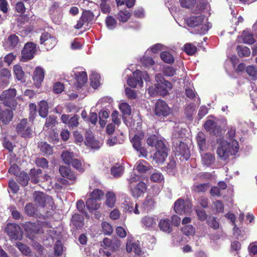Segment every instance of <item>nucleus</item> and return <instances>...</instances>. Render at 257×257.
Masks as SVG:
<instances>
[{
	"mask_svg": "<svg viewBox=\"0 0 257 257\" xmlns=\"http://www.w3.org/2000/svg\"><path fill=\"white\" fill-rule=\"evenodd\" d=\"M16 90L11 88L4 91L0 96V100L4 106L15 109L17 102L15 99L16 95Z\"/></svg>",
	"mask_w": 257,
	"mask_h": 257,
	"instance_id": "1",
	"label": "nucleus"
},
{
	"mask_svg": "<svg viewBox=\"0 0 257 257\" xmlns=\"http://www.w3.org/2000/svg\"><path fill=\"white\" fill-rule=\"evenodd\" d=\"M50 223L48 222H26L24 224V228L26 231L29 234H34L38 233H43V227H50Z\"/></svg>",
	"mask_w": 257,
	"mask_h": 257,
	"instance_id": "2",
	"label": "nucleus"
},
{
	"mask_svg": "<svg viewBox=\"0 0 257 257\" xmlns=\"http://www.w3.org/2000/svg\"><path fill=\"white\" fill-rule=\"evenodd\" d=\"M192 207V204L189 200L179 198L175 201L174 209L177 213L181 215L191 212Z\"/></svg>",
	"mask_w": 257,
	"mask_h": 257,
	"instance_id": "3",
	"label": "nucleus"
},
{
	"mask_svg": "<svg viewBox=\"0 0 257 257\" xmlns=\"http://www.w3.org/2000/svg\"><path fill=\"white\" fill-rule=\"evenodd\" d=\"M5 230L11 239L15 240L22 239L23 231L18 224L9 223L7 224Z\"/></svg>",
	"mask_w": 257,
	"mask_h": 257,
	"instance_id": "4",
	"label": "nucleus"
},
{
	"mask_svg": "<svg viewBox=\"0 0 257 257\" xmlns=\"http://www.w3.org/2000/svg\"><path fill=\"white\" fill-rule=\"evenodd\" d=\"M144 136L142 134L135 135L131 140L134 148L140 153V156L146 157L148 155L147 149L142 146Z\"/></svg>",
	"mask_w": 257,
	"mask_h": 257,
	"instance_id": "5",
	"label": "nucleus"
},
{
	"mask_svg": "<svg viewBox=\"0 0 257 257\" xmlns=\"http://www.w3.org/2000/svg\"><path fill=\"white\" fill-rule=\"evenodd\" d=\"M36 46L33 42H28L25 44L22 51V61L26 62L33 58L37 51Z\"/></svg>",
	"mask_w": 257,
	"mask_h": 257,
	"instance_id": "6",
	"label": "nucleus"
},
{
	"mask_svg": "<svg viewBox=\"0 0 257 257\" xmlns=\"http://www.w3.org/2000/svg\"><path fill=\"white\" fill-rule=\"evenodd\" d=\"M216 153L222 160H227L229 157L232 155L231 151V146L226 141H221L217 149Z\"/></svg>",
	"mask_w": 257,
	"mask_h": 257,
	"instance_id": "7",
	"label": "nucleus"
},
{
	"mask_svg": "<svg viewBox=\"0 0 257 257\" xmlns=\"http://www.w3.org/2000/svg\"><path fill=\"white\" fill-rule=\"evenodd\" d=\"M155 114L159 117H167L172 114V110L166 102L158 100L155 104Z\"/></svg>",
	"mask_w": 257,
	"mask_h": 257,
	"instance_id": "8",
	"label": "nucleus"
},
{
	"mask_svg": "<svg viewBox=\"0 0 257 257\" xmlns=\"http://www.w3.org/2000/svg\"><path fill=\"white\" fill-rule=\"evenodd\" d=\"M56 38L47 32L42 33L40 43L46 47L47 50L52 49L57 44Z\"/></svg>",
	"mask_w": 257,
	"mask_h": 257,
	"instance_id": "9",
	"label": "nucleus"
},
{
	"mask_svg": "<svg viewBox=\"0 0 257 257\" xmlns=\"http://www.w3.org/2000/svg\"><path fill=\"white\" fill-rule=\"evenodd\" d=\"M157 151L154 154L153 159L157 163H163L168 156V149L164 142H160L158 144Z\"/></svg>",
	"mask_w": 257,
	"mask_h": 257,
	"instance_id": "10",
	"label": "nucleus"
},
{
	"mask_svg": "<svg viewBox=\"0 0 257 257\" xmlns=\"http://www.w3.org/2000/svg\"><path fill=\"white\" fill-rule=\"evenodd\" d=\"M160 76L161 75L158 74L156 77L158 83L155 85V88L152 87H149L148 89V92L151 95H155L156 94H158L162 96H165L169 93V91H167L166 87L162 85L159 80H158Z\"/></svg>",
	"mask_w": 257,
	"mask_h": 257,
	"instance_id": "11",
	"label": "nucleus"
},
{
	"mask_svg": "<svg viewBox=\"0 0 257 257\" xmlns=\"http://www.w3.org/2000/svg\"><path fill=\"white\" fill-rule=\"evenodd\" d=\"M130 189L133 197L135 198H138L146 192L147 185L145 182L140 181L134 187L130 186Z\"/></svg>",
	"mask_w": 257,
	"mask_h": 257,
	"instance_id": "12",
	"label": "nucleus"
},
{
	"mask_svg": "<svg viewBox=\"0 0 257 257\" xmlns=\"http://www.w3.org/2000/svg\"><path fill=\"white\" fill-rule=\"evenodd\" d=\"M204 127L212 135L219 136L221 132L220 127L217 125L216 122L211 119L207 120L204 124Z\"/></svg>",
	"mask_w": 257,
	"mask_h": 257,
	"instance_id": "13",
	"label": "nucleus"
},
{
	"mask_svg": "<svg viewBox=\"0 0 257 257\" xmlns=\"http://www.w3.org/2000/svg\"><path fill=\"white\" fill-rule=\"evenodd\" d=\"M143 73L139 70H137L133 73V76L128 77L127 82L128 85L132 87H136L137 85L139 84L141 86H142L143 82L142 80Z\"/></svg>",
	"mask_w": 257,
	"mask_h": 257,
	"instance_id": "14",
	"label": "nucleus"
},
{
	"mask_svg": "<svg viewBox=\"0 0 257 257\" xmlns=\"http://www.w3.org/2000/svg\"><path fill=\"white\" fill-rule=\"evenodd\" d=\"M34 198L35 202L43 207L46 206L48 203L52 202V198L42 192H35Z\"/></svg>",
	"mask_w": 257,
	"mask_h": 257,
	"instance_id": "15",
	"label": "nucleus"
},
{
	"mask_svg": "<svg viewBox=\"0 0 257 257\" xmlns=\"http://www.w3.org/2000/svg\"><path fill=\"white\" fill-rule=\"evenodd\" d=\"M61 119L62 121L67 124L69 127L74 128L79 125V116L77 114L69 118V115L63 114L62 115Z\"/></svg>",
	"mask_w": 257,
	"mask_h": 257,
	"instance_id": "16",
	"label": "nucleus"
},
{
	"mask_svg": "<svg viewBox=\"0 0 257 257\" xmlns=\"http://www.w3.org/2000/svg\"><path fill=\"white\" fill-rule=\"evenodd\" d=\"M11 109H2L0 106V122H2L4 124H8L13 118V110Z\"/></svg>",
	"mask_w": 257,
	"mask_h": 257,
	"instance_id": "17",
	"label": "nucleus"
},
{
	"mask_svg": "<svg viewBox=\"0 0 257 257\" xmlns=\"http://www.w3.org/2000/svg\"><path fill=\"white\" fill-rule=\"evenodd\" d=\"M44 78V70L39 67H37L35 68L33 76L34 84L36 87L39 88L41 86V84L43 81Z\"/></svg>",
	"mask_w": 257,
	"mask_h": 257,
	"instance_id": "18",
	"label": "nucleus"
},
{
	"mask_svg": "<svg viewBox=\"0 0 257 257\" xmlns=\"http://www.w3.org/2000/svg\"><path fill=\"white\" fill-rule=\"evenodd\" d=\"M74 75L75 78L76 80L75 86L78 89L81 88L87 81L86 72L84 71L77 72Z\"/></svg>",
	"mask_w": 257,
	"mask_h": 257,
	"instance_id": "19",
	"label": "nucleus"
},
{
	"mask_svg": "<svg viewBox=\"0 0 257 257\" xmlns=\"http://www.w3.org/2000/svg\"><path fill=\"white\" fill-rule=\"evenodd\" d=\"M60 175L71 181H75L76 176L74 172L72 171L68 167L60 166L59 169Z\"/></svg>",
	"mask_w": 257,
	"mask_h": 257,
	"instance_id": "20",
	"label": "nucleus"
},
{
	"mask_svg": "<svg viewBox=\"0 0 257 257\" xmlns=\"http://www.w3.org/2000/svg\"><path fill=\"white\" fill-rule=\"evenodd\" d=\"M158 226L160 229L167 233H171L173 230L172 224L168 218H164L160 220Z\"/></svg>",
	"mask_w": 257,
	"mask_h": 257,
	"instance_id": "21",
	"label": "nucleus"
},
{
	"mask_svg": "<svg viewBox=\"0 0 257 257\" xmlns=\"http://www.w3.org/2000/svg\"><path fill=\"white\" fill-rule=\"evenodd\" d=\"M135 168L140 173L144 174L150 171L153 167L146 161L140 160L136 163Z\"/></svg>",
	"mask_w": 257,
	"mask_h": 257,
	"instance_id": "22",
	"label": "nucleus"
},
{
	"mask_svg": "<svg viewBox=\"0 0 257 257\" xmlns=\"http://www.w3.org/2000/svg\"><path fill=\"white\" fill-rule=\"evenodd\" d=\"M126 249L127 252H130L133 251L138 255H140L141 253L140 246L137 242H133L131 239L127 240L126 244Z\"/></svg>",
	"mask_w": 257,
	"mask_h": 257,
	"instance_id": "23",
	"label": "nucleus"
},
{
	"mask_svg": "<svg viewBox=\"0 0 257 257\" xmlns=\"http://www.w3.org/2000/svg\"><path fill=\"white\" fill-rule=\"evenodd\" d=\"M71 223L76 229H81L84 224V218L83 216L80 214H74L72 216Z\"/></svg>",
	"mask_w": 257,
	"mask_h": 257,
	"instance_id": "24",
	"label": "nucleus"
},
{
	"mask_svg": "<svg viewBox=\"0 0 257 257\" xmlns=\"http://www.w3.org/2000/svg\"><path fill=\"white\" fill-rule=\"evenodd\" d=\"M204 17L203 15L192 16L187 21V24L191 27L199 26L202 24Z\"/></svg>",
	"mask_w": 257,
	"mask_h": 257,
	"instance_id": "25",
	"label": "nucleus"
},
{
	"mask_svg": "<svg viewBox=\"0 0 257 257\" xmlns=\"http://www.w3.org/2000/svg\"><path fill=\"white\" fill-rule=\"evenodd\" d=\"M177 151H178L186 160H188L190 158V150L187 145L183 142H180Z\"/></svg>",
	"mask_w": 257,
	"mask_h": 257,
	"instance_id": "26",
	"label": "nucleus"
},
{
	"mask_svg": "<svg viewBox=\"0 0 257 257\" xmlns=\"http://www.w3.org/2000/svg\"><path fill=\"white\" fill-rule=\"evenodd\" d=\"M155 201L151 196H148L143 203V207L146 210L149 211L155 207Z\"/></svg>",
	"mask_w": 257,
	"mask_h": 257,
	"instance_id": "27",
	"label": "nucleus"
},
{
	"mask_svg": "<svg viewBox=\"0 0 257 257\" xmlns=\"http://www.w3.org/2000/svg\"><path fill=\"white\" fill-rule=\"evenodd\" d=\"M17 177V181L22 186H26L28 184L30 177L28 174L24 171L21 172Z\"/></svg>",
	"mask_w": 257,
	"mask_h": 257,
	"instance_id": "28",
	"label": "nucleus"
},
{
	"mask_svg": "<svg viewBox=\"0 0 257 257\" xmlns=\"http://www.w3.org/2000/svg\"><path fill=\"white\" fill-rule=\"evenodd\" d=\"M86 205L89 210H97L100 207V204L97 203V200L91 197L86 200Z\"/></svg>",
	"mask_w": 257,
	"mask_h": 257,
	"instance_id": "29",
	"label": "nucleus"
},
{
	"mask_svg": "<svg viewBox=\"0 0 257 257\" xmlns=\"http://www.w3.org/2000/svg\"><path fill=\"white\" fill-rule=\"evenodd\" d=\"M47 102L44 100L41 101L39 103V115L42 117H46L48 112Z\"/></svg>",
	"mask_w": 257,
	"mask_h": 257,
	"instance_id": "30",
	"label": "nucleus"
},
{
	"mask_svg": "<svg viewBox=\"0 0 257 257\" xmlns=\"http://www.w3.org/2000/svg\"><path fill=\"white\" fill-rule=\"evenodd\" d=\"M61 157L64 162L68 165H70V163L75 158L74 153L67 151L62 153Z\"/></svg>",
	"mask_w": 257,
	"mask_h": 257,
	"instance_id": "31",
	"label": "nucleus"
},
{
	"mask_svg": "<svg viewBox=\"0 0 257 257\" xmlns=\"http://www.w3.org/2000/svg\"><path fill=\"white\" fill-rule=\"evenodd\" d=\"M16 246L19 248V249L23 254L27 256H30L31 255V249L27 245L21 242H18L16 243Z\"/></svg>",
	"mask_w": 257,
	"mask_h": 257,
	"instance_id": "32",
	"label": "nucleus"
},
{
	"mask_svg": "<svg viewBox=\"0 0 257 257\" xmlns=\"http://www.w3.org/2000/svg\"><path fill=\"white\" fill-rule=\"evenodd\" d=\"M236 51L238 56L240 57H247L250 54V51L247 47L237 46Z\"/></svg>",
	"mask_w": 257,
	"mask_h": 257,
	"instance_id": "33",
	"label": "nucleus"
},
{
	"mask_svg": "<svg viewBox=\"0 0 257 257\" xmlns=\"http://www.w3.org/2000/svg\"><path fill=\"white\" fill-rule=\"evenodd\" d=\"M106 204L110 208L114 206L115 202V196L114 193L108 192L106 194Z\"/></svg>",
	"mask_w": 257,
	"mask_h": 257,
	"instance_id": "34",
	"label": "nucleus"
},
{
	"mask_svg": "<svg viewBox=\"0 0 257 257\" xmlns=\"http://www.w3.org/2000/svg\"><path fill=\"white\" fill-rule=\"evenodd\" d=\"M39 147L40 148L41 151L46 155H50L53 153V149L52 147L47 143L41 142Z\"/></svg>",
	"mask_w": 257,
	"mask_h": 257,
	"instance_id": "35",
	"label": "nucleus"
},
{
	"mask_svg": "<svg viewBox=\"0 0 257 257\" xmlns=\"http://www.w3.org/2000/svg\"><path fill=\"white\" fill-rule=\"evenodd\" d=\"M181 230L183 234L188 236H193L195 233V229L191 225H184Z\"/></svg>",
	"mask_w": 257,
	"mask_h": 257,
	"instance_id": "36",
	"label": "nucleus"
},
{
	"mask_svg": "<svg viewBox=\"0 0 257 257\" xmlns=\"http://www.w3.org/2000/svg\"><path fill=\"white\" fill-rule=\"evenodd\" d=\"M214 161L215 158L214 156L210 153H206L202 157L203 163L207 166L211 165L214 163Z\"/></svg>",
	"mask_w": 257,
	"mask_h": 257,
	"instance_id": "37",
	"label": "nucleus"
},
{
	"mask_svg": "<svg viewBox=\"0 0 257 257\" xmlns=\"http://www.w3.org/2000/svg\"><path fill=\"white\" fill-rule=\"evenodd\" d=\"M123 173V167L121 165L114 166L111 169V174L115 178L120 177Z\"/></svg>",
	"mask_w": 257,
	"mask_h": 257,
	"instance_id": "38",
	"label": "nucleus"
},
{
	"mask_svg": "<svg viewBox=\"0 0 257 257\" xmlns=\"http://www.w3.org/2000/svg\"><path fill=\"white\" fill-rule=\"evenodd\" d=\"M209 183L195 184L193 186L192 190L195 192H204L209 188Z\"/></svg>",
	"mask_w": 257,
	"mask_h": 257,
	"instance_id": "39",
	"label": "nucleus"
},
{
	"mask_svg": "<svg viewBox=\"0 0 257 257\" xmlns=\"http://www.w3.org/2000/svg\"><path fill=\"white\" fill-rule=\"evenodd\" d=\"M162 60L168 64L173 63L174 62L173 56L168 52H163L160 54Z\"/></svg>",
	"mask_w": 257,
	"mask_h": 257,
	"instance_id": "40",
	"label": "nucleus"
},
{
	"mask_svg": "<svg viewBox=\"0 0 257 257\" xmlns=\"http://www.w3.org/2000/svg\"><path fill=\"white\" fill-rule=\"evenodd\" d=\"M100 75L95 72L92 73L90 76V80H91V86L93 88H96L99 85Z\"/></svg>",
	"mask_w": 257,
	"mask_h": 257,
	"instance_id": "41",
	"label": "nucleus"
},
{
	"mask_svg": "<svg viewBox=\"0 0 257 257\" xmlns=\"http://www.w3.org/2000/svg\"><path fill=\"white\" fill-rule=\"evenodd\" d=\"M243 41L244 43L247 44H253L255 40L253 38V35L245 31L242 33Z\"/></svg>",
	"mask_w": 257,
	"mask_h": 257,
	"instance_id": "42",
	"label": "nucleus"
},
{
	"mask_svg": "<svg viewBox=\"0 0 257 257\" xmlns=\"http://www.w3.org/2000/svg\"><path fill=\"white\" fill-rule=\"evenodd\" d=\"M160 142H163L161 140H158L156 135H153L150 136L147 140V143L151 147H155L156 149L158 148V144Z\"/></svg>",
	"mask_w": 257,
	"mask_h": 257,
	"instance_id": "43",
	"label": "nucleus"
},
{
	"mask_svg": "<svg viewBox=\"0 0 257 257\" xmlns=\"http://www.w3.org/2000/svg\"><path fill=\"white\" fill-rule=\"evenodd\" d=\"M19 42L18 37L16 34L11 35L8 38L7 43L12 48L15 47Z\"/></svg>",
	"mask_w": 257,
	"mask_h": 257,
	"instance_id": "44",
	"label": "nucleus"
},
{
	"mask_svg": "<svg viewBox=\"0 0 257 257\" xmlns=\"http://www.w3.org/2000/svg\"><path fill=\"white\" fill-rule=\"evenodd\" d=\"M139 205L136 203L134 205L133 203H127L125 205V209L130 213L134 212L136 214H139L140 211L138 209Z\"/></svg>",
	"mask_w": 257,
	"mask_h": 257,
	"instance_id": "45",
	"label": "nucleus"
},
{
	"mask_svg": "<svg viewBox=\"0 0 257 257\" xmlns=\"http://www.w3.org/2000/svg\"><path fill=\"white\" fill-rule=\"evenodd\" d=\"M142 222L144 225L148 227H153L156 224L155 219L151 216H145L143 218Z\"/></svg>",
	"mask_w": 257,
	"mask_h": 257,
	"instance_id": "46",
	"label": "nucleus"
},
{
	"mask_svg": "<svg viewBox=\"0 0 257 257\" xmlns=\"http://www.w3.org/2000/svg\"><path fill=\"white\" fill-rule=\"evenodd\" d=\"M131 14L127 11H120L117 15V19L121 22H125L130 18Z\"/></svg>",
	"mask_w": 257,
	"mask_h": 257,
	"instance_id": "47",
	"label": "nucleus"
},
{
	"mask_svg": "<svg viewBox=\"0 0 257 257\" xmlns=\"http://www.w3.org/2000/svg\"><path fill=\"white\" fill-rule=\"evenodd\" d=\"M102 231L105 235H110L113 232V229L112 226L106 221L102 222L101 223Z\"/></svg>",
	"mask_w": 257,
	"mask_h": 257,
	"instance_id": "48",
	"label": "nucleus"
},
{
	"mask_svg": "<svg viewBox=\"0 0 257 257\" xmlns=\"http://www.w3.org/2000/svg\"><path fill=\"white\" fill-rule=\"evenodd\" d=\"M37 209L35 205L32 203H28L25 207L26 213L30 216H33L35 214Z\"/></svg>",
	"mask_w": 257,
	"mask_h": 257,
	"instance_id": "49",
	"label": "nucleus"
},
{
	"mask_svg": "<svg viewBox=\"0 0 257 257\" xmlns=\"http://www.w3.org/2000/svg\"><path fill=\"white\" fill-rule=\"evenodd\" d=\"M198 145L201 150H203L206 144V140L204 134L202 132H199L197 136Z\"/></svg>",
	"mask_w": 257,
	"mask_h": 257,
	"instance_id": "50",
	"label": "nucleus"
},
{
	"mask_svg": "<svg viewBox=\"0 0 257 257\" xmlns=\"http://www.w3.org/2000/svg\"><path fill=\"white\" fill-rule=\"evenodd\" d=\"M150 179L152 182L161 183L163 180L164 177L161 173L157 171L153 173L151 175Z\"/></svg>",
	"mask_w": 257,
	"mask_h": 257,
	"instance_id": "51",
	"label": "nucleus"
},
{
	"mask_svg": "<svg viewBox=\"0 0 257 257\" xmlns=\"http://www.w3.org/2000/svg\"><path fill=\"white\" fill-rule=\"evenodd\" d=\"M57 122V117L54 115H50L46 120L44 127H53Z\"/></svg>",
	"mask_w": 257,
	"mask_h": 257,
	"instance_id": "52",
	"label": "nucleus"
},
{
	"mask_svg": "<svg viewBox=\"0 0 257 257\" xmlns=\"http://www.w3.org/2000/svg\"><path fill=\"white\" fill-rule=\"evenodd\" d=\"M208 225L214 229H217L219 227V224L216 219L214 217H209L207 219Z\"/></svg>",
	"mask_w": 257,
	"mask_h": 257,
	"instance_id": "53",
	"label": "nucleus"
},
{
	"mask_svg": "<svg viewBox=\"0 0 257 257\" xmlns=\"http://www.w3.org/2000/svg\"><path fill=\"white\" fill-rule=\"evenodd\" d=\"M105 23L107 27L109 29H113L116 25V21L115 19L112 16H108L105 20Z\"/></svg>",
	"mask_w": 257,
	"mask_h": 257,
	"instance_id": "54",
	"label": "nucleus"
},
{
	"mask_svg": "<svg viewBox=\"0 0 257 257\" xmlns=\"http://www.w3.org/2000/svg\"><path fill=\"white\" fill-rule=\"evenodd\" d=\"M196 51V47L191 44H187L184 46V51L189 55L194 54Z\"/></svg>",
	"mask_w": 257,
	"mask_h": 257,
	"instance_id": "55",
	"label": "nucleus"
},
{
	"mask_svg": "<svg viewBox=\"0 0 257 257\" xmlns=\"http://www.w3.org/2000/svg\"><path fill=\"white\" fill-rule=\"evenodd\" d=\"M14 71L18 80L22 79L24 75V72L20 65H15L14 67Z\"/></svg>",
	"mask_w": 257,
	"mask_h": 257,
	"instance_id": "56",
	"label": "nucleus"
},
{
	"mask_svg": "<svg viewBox=\"0 0 257 257\" xmlns=\"http://www.w3.org/2000/svg\"><path fill=\"white\" fill-rule=\"evenodd\" d=\"M93 14L90 11H84L82 14L81 17L86 23H89L93 19Z\"/></svg>",
	"mask_w": 257,
	"mask_h": 257,
	"instance_id": "57",
	"label": "nucleus"
},
{
	"mask_svg": "<svg viewBox=\"0 0 257 257\" xmlns=\"http://www.w3.org/2000/svg\"><path fill=\"white\" fill-rule=\"evenodd\" d=\"M119 109L123 114L130 115L131 113V106L126 103H121L119 105Z\"/></svg>",
	"mask_w": 257,
	"mask_h": 257,
	"instance_id": "58",
	"label": "nucleus"
},
{
	"mask_svg": "<svg viewBox=\"0 0 257 257\" xmlns=\"http://www.w3.org/2000/svg\"><path fill=\"white\" fill-rule=\"evenodd\" d=\"M27 125V120L26 119H23L20 123H19L17 126L16 130L18 134L21 135L22 132L26 128Z\"/></svg>",
	"mask_w": 257,
	"mask_h": 257,
	"instance_id": "59",
	"label": "nucleus"
},
{
	"mask_svg": "<svg viewBox=\"0 0 257 257\" xmlns=\"http://www.w3.org/2000/svg\"><path fill=\"white\" fill-rule=\"evenodd\" d=\"M103 195L104 193L101 190L96 189L91 193L90 197L96 200H99Z\"/></svg>",
	"mask_w": 257,
	"mask_h": 257,
	"instance_id": "60",
	"label": "nucleus"
},
{
	"mask_svg": "<svg viewBox=\"0 0 257 257\" xmlns=\"http://www.w3.org/2000/svg\"><path fill=\"white\" fill-rule=\"evenodd\" d=\"M35 163L37 166L43 168L48 167V161L44 158H38L35 160Z\"/></svg>",
	"mask_w": 257,
	"mask_h": 257,
	"instance_id": "61",
	"label": "nucleus"
},
{
	"mask_svg": "<svg viewBox=\"0 0 257 257\" xmlns=\"http://www.w3.org/2000/svg\"><path fill=\"white\" fill-rule=\"evenodd\" d=\"M70 165L80 172H83L84 171V169L82 167L81 162L76 158H74L72 160L70 163Z\"/></svg>",
	"mask_w": 257,
	"mask_h": 257,
	"instance_id": "62",
	"label": "nucleus"
},
{
	"mask_svg": "<svg viewBox=\"0 0 257 257\" xmlns=\"http://www.w3.org/2000/svg\"><path fill=\"white\" fill-rule=\"evenodd\" d=\"M85 137V140H86V143H87V145H88L90 147H93L94 140L93 136H92L91 132H89L88 131H86Z\"/></svg>",
	"mask_w": 257,
	"mask_h": 257,
	"instance_id": "63",
	"label": "nucleus"
},
{
	"mask_svg": "<svg viewBox=\"0 0 257 257\" xmlns=\"http://www.w3.org/2000/svg\"><path fill=\"white\" fill-rule=\"evenodd\" d=\"M247 73L253 78H255L257 76V70L256 69L251 66H248L246 68Z\"/></svg>",
	"mask_w": 257,
	"mask_h": 257,
	"instance_id": "64",
	"label": "nucleus"
}]
</instances>
